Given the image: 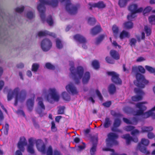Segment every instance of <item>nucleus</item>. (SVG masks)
Returning <instances> with one entry per match:
<instances>
[{"mask_svg":"<svg viewBox=\"0 0 155 155\" xmlns=\"http://www.w3.org/2000/svg\"><path fill=\"white\" fill-rule=\"evenodd\" d=\"M59 2H64L66 4V10L70 14H74L77 12L78 7L70 3V0H51L50 1L48 0H39L37 3V8L40 14V17L43 22L45 21V5H49L54 7L57 6Z\"/></svg>","mask_w":155,"mask_h":155,"instance_id":"1","label":"nucleus"},{"mask_svg":"<svg viewBox=\"0 0 155 155\" xmlns=\"http://www.w3.org/2000/svg\"><path fill=\"white\" fill-rule=\"evenodd\" d=\"M69 65L71 72L69 77L74 80L75 84H79L81 78L84 84H87L88 83L90 78V74L89 72H86L84 74V69L81 66H79L75 69L73 61H70Z\"/></svg>","mask_w":155,"mask_h":155,"instance_id":"2","label":"nucleus"},{"mask_svg":"<svg viewBox=\"0 0 155 155\" xmlns=\"http://www.w3.org/2000/svg\"><path fill=\"white\" fill-rule=\"evenodd\" d=\"M147 102H139L136 105V107L139 109V110L134 112L133 113L134 115H142L143 118H147L150 117L154 119H155V113L154 111L155 110V106L152 108L151 110L145 113H143L144 110L147 109V107L144 104H147Z\"/></svg>","mask_w":155,"mask_h":155,"instance_id":"3","label":"nucleus"},{"mask_svg":"<svg viewBox=\"0 0 155 155\" xmlns=\"http://www.w3.org/2000/svg\"><path fill=\"white\" fill-rule=\"evenodd\" d=\"M20 89L18 87L15 88L13 91H9L8 95V100L10 101L14 97L15 102L14 105L16 106L18 102L22 103L25 99L26 95L25 94H20L19 92Z\"/></svg>","mask_w":155,"mask_h":155,"instance_id":"4","label":"nucleus"},{"mask_svg":"<svg viewBox=\"0 0 155 155\" xmlns=\"http://www.w3.org/2000/svg\"><path fill=\"white\" fill-rule=\"evenodd\" d=\"M48 94L47 96V99L50 103H53L54 101H58L60 99V96L55 88H50L48 91Z\"/></svg>","mask_w":155,"mask_h":155,"instance_id":"5","label":"nucleus"},{"mask_svg":"<svg viewBox=\"0 0 155 155\" xmlns=\"http://www.w3.org/2000/svg\"><path fill=\"white\" fill-rule=\"evenodd\" d=\"M137 80L134 81V84L137 86L141 88H143L145 85L147 84L148 82L145 79L143 75L137 73L136 75Z\"/></svg>","mask_w":155,"mask_h":155,"instance_id":"6","label":"nucleus"},{"mask_svg":"<svg viewBox=\"0 0 155 155\" xmlns=\"http://www.w3.org/2000/svg\"><path fill=\"white\" fill-rule=\"evenodd\" d=\"M27 144V141L24 137L20 138L19 141L17 144V147L19 149L15 152V155H22V152H24L25 148L24 146Z\"/></svg>","mask_w":155,"mask_h":155,"instance_id":"7","label":"nucleus"},{"mask_svg":"<svg viewBox=\"0 0 155 155\" xmlns=\"http://www.w3.org/2000/svg\"><path fill=\"white\" fill-rule=\"evenodd\" d=\"M118 137V136L115 133H111L108 135V138L106 140L107 146L111 147L114 145L118 144V142L116 139Z\"/></svg>","mask_w":155,"mask_h":155,"instance_id":"8","label":"nucleus"},{"mask_svg":"<svg viewBox=\"0 0 155 155\" xmlns=\"http://www.w3.org/2000/svg\"><path fill=\"white\" fill-rule=\"evenodd\" d=\"M52 43L51 41L47 38L43 39L41 42V46L42 50L44 51H47L51 48Z\"/></svg>","mask_w":155,"mask_h":155,"instance_id":"9","label":"nucleus"},{"mask_svg":"<svg viewBox=\"0 0 155 155\" xmlns=\"http://www.w3.org/2000/svg\"><path fill=\"white\" fill-rule=\"evenodd\" d=\"M65 88L69 93L72 95H76L78 93V91L76 87L71 82L67 84Z\"/></svg>","mask_w":155,"mask_h":155,"instance_id":"10","label":"nucleus"},{"mask_svg":"<svg viewBox=\"0 0 155 155\" xmlns=\"http://www.w3.org/2000/svg\"><path fill=\"white\" fill-rule=\"evenodd\" d=\"M134 91L137 95L132 97V100L134 101H137L141 100L144 94V92L142 90L138 88H135Z\"/></svg>","mask_w":155,"mask_h":155,"instance_id":"11","label":"nucleus"},{"mask_svg":"<svg viewBox=\"0 0 155 155\" xmlns=\"http://www.w3.org/2000/svg\"><path fill=\"white\" fill-rule=\"evenodd\" d=\"M107 74L111 77V80L113 82L116 84H121L122 81L119 78V75L117 73L114 71H110L107 72Z\"/></svg>","mask_w":155,"mask_h":155,"instance_id":"12","label":"nucleus"},{"mask_svg":"<svg viewBox=\"0 0 155 155\" xmlns=\"http://www.w3.org/2000/svg\"><path fill=\"white\" fill-rule=\"evenodd\" d=\"M38 102V107L36 109L37 112L42 117L41 114L42 112L45 109V106L43 102V99L41 97H38L37 99Z\"/></svg>","mask_w":155,"mask_h":155,"instance_id":"13","label":"nucleus"},{"mask_svg":"<svg viewBox=\"0 0 155 155\" xmlns=\"http://www.w3.org/2000/svg\"><path fill=\"white\" fill-rule=\"evenodd\" d=\"M149 140L144 138L141 139L140 143H139L137 146V148L139 149L141 152L143 153H147V150L146 148L144 147H141V144L145 146H148L149 143Z\"/></svg>","mask_w":155,"mask_h":155,"instance_id":"14","label":"nucleus"},{"mask_svg":"<svg viewBox=\"0 0 155 155\" xmlns=\"http://www.w3.org/2000/svg\"><path fill=\"white\" fill-rule=\"evenodd\" d=\"M34 140L35 141V143H36L38 150L42 153H45V145L43 141L41 140H36L34 139Z\"/></svg>","mask_w":155,"mask_h":155,"instance_id":"15","label":"nucleus"},{"mask_svg":"<svg viewBox=\"0 0 155 155\" xmlns=\"http://www.w3.org/2000/svg\"><path fill=\"white\" fill-rule=\"evenodd\" d=\"M34 140L35 141V143H36L38 150L42 153H45V145L43 141L41 140H36L34 139Z\"/></svg>","mask_w":155,"mask_h":155,"instance_id":"16","label":"nucleus"},{"mask_svg":"<svg viewBox=\"0 0 155 155\" xmlns=\"http://www.w3.org/2000/svg\"><path fill=\"white\" fill-rule=\"evenodd\" d=\"M35 142L34 138H31L28 140L29 143L27 146V151L28 152L31 154H34L35 153L34 145Z\"/></svg>","mask_w":155,"mask_h":155,"instance_id":"17","label":"nucleus"},{"mask_svg":"<svg viewBox=\"0 0 155 155\" xmlns=\"http://www.w3.org/2000/svg\"><path fill=\"white\" fill-rule=\"evenodd\" d=\"M137 5L136 4H132L130 5L128 7V10L131 12L137 13L142 12L143 10L142 7L137 9Z\"/></svg>","mask_w":155,"mask_h":155,"instance_id":"18","label":"nucleus"},{"mask_svg":"<svg viewBox=\"0 0 155 155\" xmlns=\"http://www.w3.org/2000/svg\"><path fill=\"white\" fill-rule=\"evenodd\" d=\"M92 140L93 142L92 146L90 149V153L92 155H94L96 151V147L97 141V136H94L92 137Z\"/></svg>","mask_w":155,"mask_h":155,"instance_id":"19","label":"nucleus"},{"mask_svg":"<svg viewBox=\"0 0 155 155\" xmlns=\"http://www.w3.org/2000/svg\"><path fill=\"white\" fill-rule=\"evenodd\" d=\"M106 6V5L104 2L100 1L97 3L89 4L88 8L90 9H91L93 7H97L99 8H104Z\"/></svg>","mask_w":155,"mask_h":155,"instance_id":"20","label":"nucleus"},{"mask_svg":"<svg viewBox=\"0 0 155 155\" xmlns=\"http://www.w3.org/2000/svg\"><path fill=\"white\" fill-rule=\"evenodd\" d=\"M122 137L126 140V143L127 145L129 144L131 141L135 142H137L138 141V139L137 137L133 138L129 134L123 135Z\"/></svg>","mask_w":155,"mask_h":155,"instance_id":"21","label":"nucleus"},{"mask_svg":"<svg viewBox=\"0 0 155 155\" xmlns=\"http://www.w3.org/2000/svg\"><path fill=\"white\" fill-rule=\"evenodd\" d=\"M74 39L80 43H87L85 38L80 34H77L74 36Z\"/></svg>","mask_w":155,"mask_h":155,"instance_id":"22","label":"nucleus"},{"mask_svg":"<svg viewBox=\"0 0 155 155\" xmlns=\"http://www.w3.org/2000/svg\"><path fill=\"white\" fill-rule=\"evenodd\" d=\"M38 35L39 36H43L47 35L51 36L53 37H55L56 36L55 34L46 30L39 32L38 33Z\"/></svg>","mask_w":155,"mask_h":155,"instance_id":"23","label":"nucleus"},{"mask_svg":"<svg viewBox=\"0 0 155 155\" xmlns=\"http://www.w3.org/2000/svg\"><path fill=\"white\" fill-rule=\"evenodd\" d=\"M121 123L120 120L118 119H115L114 123V127L112 128V130L114 131H118L120 132V131L118 129H116L115 127H119Z\"/></svg>","mask_w":155,"mask_h":155,"instance_id":"24","label":"nucleus"},{"mask_svg":"<svg viewBox=\"0 0 155 155\" xmlns=\"http://www.w3.org/2000/svg\"><path fill=\"white\" fill-rule=\"evenodd\" d=\"M101 28L100 25H97L92 28L91 31V33L95 35L101 31Z\"/></svg>","mask_w":155,"mask_h":155,"instance_id":"25","label":"nucleus"},{"mask_svg":"<svg viewBox=\"0 0 155 155\" xmlns=\"http://www.w3.org/2000/svg\"><path fill=\"white\" fill-rule=\"evenodd\" d=\"M123 120L124 122L127 124H136L138 120L136 117H134L131 120H129L126 118H124Z\"/></svg>","mask_w":155,"mask_h":155,"instance_id":"26","label":"nucleus"},{"mask_svg":"<svg viewBox=\"0 0 155 155\" xmlns=\"http://www.w3.org/2000/svg\"><path fill=\"white\" fill-rule=\"evenodd\" d=\"M25 17L27 19L31 20L35 17V14L34 12L31 11H28L25 14Z\"/></svg>","mask_w":155,"mask_h":155,"instance_id":"27","label":"nucleus"},{"mask_svg":"<svg viewBox=\"0 0 155 155\" xmlns=\"http://www.w3.org/2000/svg\"><path fill=\"white\" fill-rule=\"evenodd\" d=\"M110 54L111 57L115 60H117L120 59L119 53L115 50H111L110 52Z\"/></svg>","mask_w":155,"mask_h":155,"instance_id":"28","label":"nucleus"},{"mask_svg":"<svg viewBox=\"0 0 155 155\" xmlns=\"http://www.w3.org/2000/svg\"><path fill=\"white\" fill-rule=\"evenodd\" d=\"M27 105L28 109L31 110L34 105V98L28 99L27 101Z\"/></svg>","mask_w":155,"mask_h":155,"instance_id":"29","label":"nucleus"},{"mask_svg":"<svg viewBox=\"0 0 155 155\" xmlns=\"http://www.w3.org/2000/svg\"><path fill=\"white\" fill-rule=\"evenodd\" d=\"M142 133H148L153 130V127L152 126H143L141 128Z\"/></svg>","mask_w":155,"mask_h":155,"instance_id":"30","label":"nucleus"},{"mask_svg":"<svg viewBox=\"0 0 155 155\" xmlns=\"http://www.w3.org/2000/svg\"><path fill=\"white\" fill-rule=\"evenodd\" d=\"M68 92L63 91L61 93V96L63 100L66 101H69L71 99L70 96Z\"/></svg>","mask_w":155,"mask_h":155,"instance_id":"31","label":"nucleus"},{"mask_svg":"<svg viewBox=\"0 0 155 155\" xmlns=\"http://www.w3.org/2000/svg\"><path fill=\"white\" fill-rule=\"evenodd\" d=\"M112 30L114 35L115 38H117L118 36L119 31L118 27L116 25H114L112 26Z\"/></svg>","mask_w":155,"mask_h":155,"instance_id":"32","label":"nucleus"},{"mask_svg":"<svg viewBox=\"0 0 155 155\" xmlns=\"http://www.w3.org/2000/svg\"><path fill=\"white\" fill-rule=\"evenodd\" d=\"M130 36V35L128 32L123 30L120 33L119 37L120 39H122L126 38L129 37Z\"/></svg>","mask_w":155,"mask_h":155,"instance_id":"33","label":"nucleus"},{"mask_svg":"<svg viewBox=\"0 0 155 155\" xmlns=\"http://www.w3.org/2000/svg\"><path fill=\"white\" fill-rule=\"evenodd\" d=\"M124 27L127 29H130L133 27V24L131 21H127L123 24Z\"/></svg>","mask_w":155,"mask_h":155,"instance_id":"34","label":"nucleus"},{"mask_svg":"<svg viewBox=\"0 0 155 155\" xmlns=\"http://www.w3.org/2000/svg\"><path fill=\"white\" fill-rule=\"evenodd\" d=\"M108 90L110 94H114L116 91V87L114 84H111L109 86Z\"/></svg>","mask_w":155,"mask_h":155,"instance_id":"35","label":"nucleus"},{"mask_svg":"<svg viewBox=\"0 0 155 155\" xmlns=\"http://www.w3.org/2000/svg\"><path fill=\"white\" fill-rule=\"evenodd\" d=\"M128 0H119L118 4L120 8H124L127 5Z\"/></svg>","mask_w":155,"mask_h":155,"instance_id":"36","label":"nucleus"},{"mask_svg":"<svg viewBox=\"0 0 155 155\" xmlns=\"http://www.w3.org/2000/svg\"><path fill=\"white\" fill-rule=\"evenodd\" d=\"M39 64H38L35 63L32 64L31 70L34 73H36L38 71L39 67Z\"/></svg>","mask_w":155,"mask_h":155,"instance_id":"37","label":"nucleus"},{"mask_svg":"<svg viewBox=\"0 0 155 155\" xmlns=\"http://www.w3.org/2000/svg\"><path fill=\"white\" fill-rule=\"evenodd\" d=\"M104 151H110L112 152L110 155H119L118 154L115 153L114 152V150L113 149H110L108 148H103L102 149ZM120 155H127L126 154L123 153Z\"/></svg>","mask_w":155,"mask_h":155,"instance_id":"38","label":"nucleus"},{"mask_svg":"<svg viewBox=\"0 0 155 155\" xmlns=\"http://www.w3.org/2000/svg\"><path fill=\"white\" fill-rule=\"evenodd\" d=\"M111 124V121L108 117H106L105 119V121L104 124V126L105 128L109 127Z\"/></svg>","mask_w":155,"mask_h":155,"instance_id":"39","label":"nucleus"},{"mask_svg":"<svg viewBox=\"0 0 155 155\" xmlns=\"http://www.w3.org/2000/svg\"><path fill=\"white\" fill-rule=\"evenodd\" d=\"M56 46L58 49H61L63 47V43L59 39L57 38L56 40Z\"/></svg>","mask_w":155,"mask_h":155,"instance_id":"40","label":"nucleus"},{"mask_svg":"<svg viewBox=\"0 0 155 155\" xmlns=\"http://www.w3.org/2000/svg\"><path fill=\"white\" fill-rule=\"evenodd\" d=\"M92 65L93 68L95 69H97L99 68V63L96 60H94L92 62Z\"/></svg>","mask_w":155,"mask_h":155,"instance_id":"41","label":"nucleus"},{"mask_svg":"<svg viewBox=\"0 0 155 155\" xmlns=\"http://www.w3.org/2000/svg\"><path fill=\"white\" fill-rule=\"evenodd\" d=\"M96 20L93 17H89L87 19L88 23L90 25H93L95 24L96 22Z\"/></svg>","mask_w":155,"mask_h":155,"instance_id":"42","label":"nucleus"},{"mask_svg":"<svg viewBox=\"0 0 155 155\" xmlns=\"http://www.w3.org/2000/svg\"><path fill=\"white\" fill-rule=\"evenodd\" d=\"M105 36L104 35H101L99 37L96 39L95 42V43L96 44H99L104 39Z\"/></svg>","mask_w":155,"mask_h":155,"instance_id":"43","label":"nucleus"},{"mask_svg":"<svg viewBox=\"0 0 155 155\" xmlns=\"http://www.w3.org/2000/svg\"><path fill=\"white\" fill-rule=\"evenodd\" d=\"M45 67L49 69L54 70L55 69V66L50 63L48 62L45 64Z\"/></svg>","mask_w":155,"mask_h":155,"instance_id":"44","label":"nucleus"},{"mask_svg":"<svg viewBox=\"0 0 155 155\" xmlns=\"http://www.w3.org/2000/svg\"><path fill=\"white\" fill-rule=\"evenodd\" d=\"M24 8L25 7L23 5H21L16 8L15 10L16 12L21 13L23 11Z\"/></svg>","mask_w":155,"mask_h":155,"instance_id":"45","label":"nucleus"},{"mask_svg":"<svg viewBox=\"0 0 155 155\" xmlns=\"http://www.w3.org/2000/svg\"><path fill=\"white\" fill-rule=\"evenodd\" d=\"M149 21L151 24H155V15H152L149 17Z\"/></svg>","mask_w":155,"mask_h":155,"instance_id":"46","label":"nucleus"},{"mask_svg":"<svg viewBox=\"0 0 155 155\" xmlns=\"http://www.w3.org/2000/svg\"><path fill=\"white\" fill-rule=\"evenodd\" d=\"M46 21L48 24L50 26H52L53 24V21L51 16H50L48 17L46 20Z\"/></svg>","mask_w":155,"mask_h":155,"instance_id":"47","label":"nucleus"},{"mask_svg":"<svg viewBox=\"0 0 155 155\" xmlns=\"http://www.w3.org/2000/svg\"><path fill=\"white\" fill-rule=\"evenodd\" d=\"M136 42V39L134 38H132L130 40L129 44L131 47L134 46Z\"/></svg>","mask_w":155,"mask_h":155,"instance_id":"48","label":"nucleus"},{"mask_svg":"<svg viewBox=\"0 0 155 155\" xmlns=\"http://www.w3.org/2000/svg\"><path fill=\"white\" fill-rule=\"evenodd\" d=\"M144 30L147 34V35L148 36L150 35L151 34V30L150 28L146 26L144 27Z\"/></svg>","mask_w":155,"mask_h":155,"instance_id":"49","label":"nucleus"},{"mask_svg":"<svg viewBox=\"0 0 155 155\" xmlns=\"http://www.w3.org/2000/svg\"><path fill=\"white\" fill-rule=\"evenodd\" d=\"M136 13H134L131 12L130 14L128 15L127 16V18L129 20H131L134 18L136 16L135 14Z\"/></svg>","mask_w":155,"mask_h":155,"instance_id":"50","label":"nucleus"},{"mask_svg":"<svg viewBox=\"0 0 155 155\" xmlns=\"http://www.w3.org/2000/svg\"><path fill=\"white\" fill-rule=\"evenodd\" d=\"M146 69L151 73H153L154 71L155 68H153L150 66L146 65L145 66Z\"/></svg>","mask_w":155,"mask_h":155,"instance_id":"51","label":"nucleus"},{"mask_svg":"<svg viewBox=\"0 0 155 155\" xmlns=\"http://www.w3.org/2000/svg\"><path fill=\"white\" fill-rule=\"evenodd\" d=\"M152 8L150 6H147L143 10V12L144 14L149 12L152 10Z\"/></svg>","mask_w":155,"mask_h":155,"instance_id":"52","label":"nucleus"},{"mask_svg":"<svg viewBox=\"0 0 155 155\" xmlns=\"http://www.w3.org/2000/svg\"><path fill=\"white\" fill-rule=\"evenodd\" d=\"M52 149L51 146H49L48 148L47 151V155H52Z\"/></svg>","mask_w":155,"mask_h":155,"instance_id":"53","label":"nucleus"},{"mask_svg":"<svg viewBox=\"0 0 155 155\" xmlns=\"http://www.w3.org/2000/svg\"><path fill=\"white\" fill-rule=\"evenodd\" d=\"M140 132L137 129L133 130L131 132V134L133 136L137 135L139 134Z\"/></svg>","mask_w":155,"mask_h":155,"instance_id":"54","label":"nucleus"},{"mask_svg":"<svg viewBox=\"0 0 155 155\" xmlns=\"http://www.w3.org/2000/svg\"><path fill=\"white\" fill-rule=\"evenodd\" d=\"M85 147V146L84 145H80L78 146V147L76 149V150L78 152H80L81 150L84 149Z\"/></svg>","mask_w":155,"mask_h":155,"instance_id":"55","label":"nucleus"},{"mask_svg":"<svg viewBox=\"0 0 155 155\" xmlns=\"http://www.w3.org/2000/svg\"><path fill=\"white\" fill-rule=\"evenodd\" d=\"M134 128V127L131 126H127L125 128L126 130L127 131H132Z\"/></svg>","mask_w":155,"mask_h":155,"instance_id":"56","label":"nucleus"},{"mask_svg":"<svg viewBox=\"0 0 155 155\" xmlns=\"http://www.w3.org/2000/svg\"><path fill=\"white\" fill-rule=\"evenodd\" d=\"M4 118L3 114L1 110H0V125H1Z\"/></svg>","mask_w":155,"mask_h":155,"instance_id":"57","label":"nucleus"},{"mask_svg":"<svg viewBox=\"0 0 155 155\" xmlns=\"http://www.w3.org/2000/svg\"><path fill=\"white\" fill-rule=\"evenodd\" d=\"M132 109L129 107H127L124 108L123 110L127 113H130L132 111Z\"/></svg>","mask_w":155,"mask_h":155,"instance_id":"58","label":"nucleus"},{"mask_svg":"<svg viewBox=\"0 0 155 155\" xmlns=\"http://www.w3.org/2000/svg\"><path fill=\"white\" fill-rule=\"evenodd\" d=\"M105 60L106 61L109 63L113 64L114 63V61L108 57H106Z\"/></svg>","mask_w":155,"mask_h":155,"instance_id":"59","label":"nucleus"},{"mask_svg":"<svg viewBox=\"0 0 155 155\" xmlns=\"http://www.w3.org/2000/svg\"><path fill=\"white\" fill-rule=\"evenodd\" d=\"M96 93L97 95L100 100L102 101L103 100V97L101 95V93L98 90H96Z\"/></svg>","mask_w":155,"mask_h":155,"instance_id":"60","label":"nucleus"},{"mask_svg":"<svg viewBox=\"0 0 155 155\" xmlns=\"http://www.w3.org/2000/svg\"><path fill=\"white\" fill-rule=\"evenodd\" d=\"M155 137L154 134L151 132H149L148 133L147 137L150 139H152Z\"/></svg>","mask_w":155,"mask_h":155,"instance_id":"61","label":"nucleus"},{"mask_svg":"<svg viewBox=\"0 0 155 155\" xmlns=\"http://www.w3.org/2000/svg\"><path fill=\"white\" fill-rule=\"evenodd\" d=\"M64 107H61L59 108L58 110V114H63L64 111Z\"/></svg>","mask_w":155,"mask_h":155,"instance_id":"62","label":"nucleus"},{"mask_svg":"<svg viewBox=\"0 0 155 155\" xmlns=\"http://www.w3.org/2000/svg\"><path fill=\"white\" fill-rule=\"evenodd\" d=\"M51 128L52 131H55L56 130V128L55 126V124L54 121L51 122Z\"/></svg>","mask_w":155,"mask_h":155,"instance_id":"63","label":"nucleus"},{"mask_svg":"<svg viewBox=\"0 0 155 155\" xmlns=\"http://www.w3.org/2000/svg\"><path fill=\"white\" fill-rule=\"evenodd\" d=\"M138 69L142 73H144L145 72V69L142 66H139L138 67Z\"/></svg>","mask_w":155,"mask_h":155,"instance_id":"64","label":"nucleus"}]
</instances>
